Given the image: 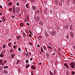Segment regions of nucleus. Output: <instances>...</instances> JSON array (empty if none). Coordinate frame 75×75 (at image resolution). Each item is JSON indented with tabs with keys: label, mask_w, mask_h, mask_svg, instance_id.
Listing matches in <instances>:
<instances>
[{
	"label": "nucleus",
	"mask_w": 75,
	"mask_h": 75,
	"mask_svg": "<svg viewBox=\"0 0 75 75\" xmlns=\"http://www.w3.org/2000/svg\"><path fill=\"white\" fill-rule=\"evenodd\" d=\"M13 52V50H12V49H11L10 52Z\"/></svg>",
	"instance_id": "nucleus-48"
},
{
	"label": "nucleus",
	"mask_w": 75,
	"mask_h": 75,
	"mask_svg": "<svg viewBox=\"0 0 75 75\" xmlns=\"http://www.w3.org/2000/svg\"><path fill=\"white\" fill-rule=\"evenodd\" d=\"M6 62H7V61L6 60L4 61V62L3 63V64H5V63H6Z\"/></svg>",
	"instance_id": "nucleus-54"
},
{
	"label": "nucleus",
	"mask_w": 75,
	"mask_h": 75,
	"mask_svg": "<svg viewBox=\"0 0 75 75\" xmlns=\"http://www.w3.org/2000/svg\"><path fill=\"white\" fill-rule=\"evenodd\" d=\"M60 50H61L60 48H59V51H60Z\"/></svg>",
	"instance_id": "nucleus-64"
},
{
	"label": "nucleus",
	"mask_w": 75,
	"mask_h": 75,
	"mask_svg": "<svg viewBox=\"0 0 75 75\" xmlns=\"http://www.w3.org/2000/svg\"><path fill=\"white\" fill-rule=\"evenodd\" d=\"M16 4H17V6H18V5H19V3H17Z\"/></svg>",
	"instance_id": "nucleus-55"
},
{
	"label": "nucleus",
	"mask_w": 75,
	"mask_h": 75,
	"mask_svg": "<svg viewBox=\"0 0 75 75\" xmlns=\"http://www.w3.org/2000/svg\"><path fill=\"white\" fill-rule=\"evenodd\" d=\"M27 24L28 25H30V24L28 23H27Z\"/></svg>",
	"instance_id": "nucleus-52"
},
{
	"label": "nucleus",
	"mask_w": 75,
	"mask_h": 75,
	"mask_svg": "<svg viewBox=\"0 0 75 75\" xmlns=\"http://www.w3.org/2000/svg\"><path fill=\"white\" fill-rule=\"evenodd\" d=\"M28 18L27 19V21H29V19H28Z\"/></svg>",
	"instance_id": "nucleus-45"
},
{
	"label": "nucleus",
	"mask_w": 75,
	"mask_h": 75,
	"mask_svg": "<svg viewBox=\"0 0 75 75\" xmlns=\"http://www.w3.org/2000/svg\"><path fill=\"white\" fill-rule=\"evenodd\" d=\"M39 23V24L41 25H43V22H42V21H40Z\"/></svg>",
	"instance_id": "nucleus-9"
},
{
	"label": "nucleus",
	"mask_w": 75,
	"mask_h": 75,
	"mask_svg": "<svg viewBox=\"0 0 75 75\" xmlns=\"http://www.w3.org/2000/svg\"><path fill=\"white\" fill-rule=\"evenodd\" d=\"M8 68V66H6V67H4V68Z\"/></svg>",
	"instance_id": "nucleus-25"
},
{
	"label": "nucleus",
	"mask_w": 75,
	"mask_h": 75,
	"mask_svg": "<svg viewBox=\"0 0 75 75\" xmlns=\"http://www.w3.org/2000/svg\"><path fill=\"white\" fill-rule=\"evenodd\" d=\"M5 21H6V19H5V18H4V19H3L2 21L3 22Z\"/></svg>",
	"instance_id": "nucleus-36"
},
{
	"label": "nucleus",
	"mask_w": 75,
	"mask_h": 75,
	"mask_svg": "<svg viewBox=\"0 0 75 75\" xmlns=\"http://www.w3.org/2000/svg\"><path fill=\"white\" fill-rule=\"evenodd\" d=\"M57 70H55L54 71L53 74L54 75H56V74H57Z\"/></svg>",
	"instance_id": "nucleus-10"
},
{
	"label": "nucleus",
	"mask_w": 75,
	"mask_h": 75,
	"mask_svg": "<svg viewBox=\"0 0 75 75\" xmlns=\"http://www.w3.org/2000/svg\"><path fill=\"white\" fill-rule=\"evenodd\" d=\"M23 37H25V36H26V34H25V33H23Z\"/></svg>",
	"instance_id": "nucleus-22"
},
{
	"label": "nucleus",
	"mask_w": 75,
	"mask_h": 75,
	"mask_svg": "<svg viewBox=\"0 0 75 75\" xmlns=\"http://www.w3.org/2000/svg\"><path fill=\"white\" fill-rule=\"evenodd\" d=\"M19 62H20V61L18 60L17 63H16V64H18L19 63Z\"/></svg>",
	"instance_id": "nucleus-30"
},
{
	"label": "nucleus",
	"mask_w": 75,
	"mask_h": 75,
	"mask_svg": "<svg viewBox=\"0 0 75 75\" xmlns=\"http://www.w3.org/2000/svg\"><path fill=\"white\" fill-rule=\"evenodd\" d=\"M48 48H50V49H52V47H51L49 46H48Z\"/></svg>",
	"instance_id": "nucleus-35"
},
{
	"label": "nucleus",
	"mask_w": 75,
	"mask_h": 75,
	"mask_svg": "<svg viewBox=\"0 0 75 75\" xmlns=\"http://www.w3.org/2000/svg\"><path fill=\"white\" fill-rule=\"evenodd\" d=\"M14 56H15V54H13V55H11L12 58H13Z\"/></svg>",
	"instance_id": "nucleus-21"
},
{
	"label": "nucleus",
	"mask_w": 75,
	"mask_h": 75,
	"mask_svg": "<svg viewBox=\"0 0 75 75\" xmlns=\"http://www.w3.org/2000/svg\"><path fill=\"white\" fill-rule=\"evenodd\" d=\"M13 48H14V49H16V46H14L13 47Z\"/></svg>",
	"instance_id": "nucleus-44"
},
{
	"label": "nucleus",
	"mask_w": 75,
	"mask_h": 75,
	"mask_svg": "<svg viewBox=\"0 0 75 75\" xmlns=\"http://www.w3.org/2000/svg\"><path fill=\"white\" fill-rule=\"evenodd\" d=\"M20 25L21 27H22V26H23V25H24V24H23V23H21L20 24Z\"/></svg>",
	"instance_id": "nucleus-14"
},
{
	"label": "nucleus",
	"mask_w": 75,
	"mask_h": 75,
	"mask_svg": "<svg viewBox=\"0 0 75 75\" xmlns=\"http://www.w3.org/2000/svg\"><path fill=\"white\" fill-rule=\"evenodd\" d=\"M31 68H32V69L33 70L35 69V67L34 65L31 66Z\"/></svg>",
	"instance_id": "nucleus-7"
},
{
	"label": "nucleus",
	"mask_w": 75,
	"mask_h": 75,
	"mask_svg": "<svg viewBox=\"0 0 75 75\" xmlns=\"http://www.w3.org/2000/svg\"><path fill=\"white\" fill-rule=\"evenodd\" d=\"M70 35H71V37H74V34H73V33L70 32Z\"/></svg>",
	"instance_id": "nucleus-6"
},
{
	"label": "nucleus",
	"mask_w": 75,
	"mask_h": 75,
	"mask_svg": "<svg viewBox=\"0 0 75 75\" xmlns=\"http://www.w3.org/2000/svg\"><path fill=\"white\" fill-rule=\"evenodd\" d=\"M44 50H46V47H45L44 46V47H43Z\"/></svg>",
	"instance_id": "nucleus-38"
},
{
	"label": "nucleus",
	"mask_w": 75,
	"mask_h": 75,
	"mask_svg": "<svg viewBox=\"0 0 75 75\" xmlns=\"http://www.w3.org/2000/svg\"><path fill=\"white\" fill-rule=\"evenodd\" d=\"M41 51L42 52H44V50H43V49H42V47H41Z\"/></svg>",
	"instance_id": "nucleus-28"
},
{
	"label": "nucleus",
	"mask_w": 75,
	"mask_h": 75,
	"mask_svg": "<svg viewBox=\"0 0 75 75\" xmlns=\"http://www.w3.org/2000/svg\"><path fill=\"white\" fill-rule=\"evenodd\" d=\"M0 15H1V16H2V15H3V14L1 13L0 12Z\"/></svg>",
	"instance_id": "nucleus-53"
},
{
	"label": "nucleus",
	"mask_w": 75,
	"mask_h": 75,
	"mask_svg": "<svg viewBox=\"0 0 75 75\" xmlns=\"http://www.w3.org/2000/svg\"><path fill=\"white\" fill-rule=\"evenodd\" d=\"M66 38H67V40H68V38H69V35H68L66 36Z\"/></svg>",
	"instance_id": "nucleus-31"
},
{
	"label": "nucleus",
	"mask_w": 75,
	"mask_h": 75,
	"mask_svg": "<svg viewBox=\"0 0 75 75\" xmlns=\"http://www.w3.org/2000/svg\"><path fill=\"white\" fill-rule=\"evenodd\" d=\"M29 32L31 34H32V32H31L30 30H29Z\"/></svg>",
	"instance_id": "nucleus-43"
},
{
	"label": "nucleus",
	"mask_w": 75,
	"mask_h": 75,
	"mask_svg": "<svg viewBox=\"0 0 75 75\" xmlns=\"http://www.w3.org/2000/svg\"><path fill=\"white\" fill-rule=\"evenodd\" d=\"M29 44H30V45H31L33 44V43H32L30 42Z\"/></svg>",
	"instance_id": "nucleus-46"
},
{
	"label": "nucleus",
	"mask_w": 75,
	"mask_h": 75,
	"mask_svg": "<svg viewBox=\"0 0 75 75\" xmlns=\"http://www.w3.org/2000/svg\"><path fill=\"white\" fill-rule=\"evenodd\" d=\"M66 74L67 75H69V72H68V71H66Z\"/></svg>",
	"instance_id": "nucleus-32"
},
{
	"label": "nucleus",
	"mask_w": 75,
	"mask_h": 75,
	"mask_svg": "<svg viewBox=\"0 0 75 75\" xmlns=\"http://www.w3.org/2000/svg\"><path fill=\"white\" fill-rule=\"evenodd\" d=\"M50 74H52V75H53V73H52L51 71H50Z\"/></svg>",
	"instance_id": "nucleus-42"
},
{
	"label": "nucleus",
	"mask_w": 75,
	"mask_h": 75,
	"mask_svg": "<svg viewBox=\"0 0 75 75\" xmlns=\"http://www.w3.org/2000/svg\"><path fill=\"white\" fill-rule=\"evenodd\" d=\"M13 13H15L16 9H15V6H13Z\"/></svg>",
	"instance_id": "nucleus-5"
},
{
	"label": "nucleus",
	"mask_w": 75,
	"mask_h": 75,
	"mask_svg": "<svg viewBox=\"0 0 75 75\" xmlns=\"http://www.w3.org/2000/svg\"><path fill=\"white\" fill-rule=\"evenodd\" d=\"M5 47H6V45H4L3 48H5Z\"/></svg>",
	"instance_id": "nucleus-41"
},
{
	"label": "nucleus",
	"mask_w": 75,
	"mask_h": 75,
	"mask_svg": "<svg viewBox=\"0 0 75 75\" xmlns=\"http://www.w3.org/2000/svg\"><path fill=\"white\" fill-rule=\"evenodd\" d=\"M16 38L17 39V40H19V39H20V36H16Z\"/></svg>",
	"instance_id": "nucleus-16"
},
{
	"label": "nucleus",
	"mask_w": 75,
	"mask_h": 75,
	"mask_svg": "<svg viewBox=\"0 0 75 75\" xmlns=\"http://www.w3.org/2000/svg\"><path fill=\"white\" fill-rule=\"evenodd\" d=\"M4 72L5 74H7V73H8V71H7L6 70H5Z\"/></svg>",
	"instance_id": "nucleus-26"
},
{
	"label": "nucleus",
	"mask_w": 75,
	"mask_h": 75,
	"mask_svg": "<svg viewBox=\"0 0 75 75\" xmlns=\"http://www.w3.org/2000/svg\"><path fill=\"white\" fill-rule=\"evenodd\" d=\"M70 55H71V57L73 56V54H72L71 53V54H70Z\"/></svg>",
	"instance_id": "nucleus-57"
},
{
	"label": "nucleus",
	"mask_w": 75,
	"mask_h": 75,
	"mask_svg": "<svg viewBox=\"0 0 75 75\" xmlns=\"http://www.w3.org/2000/svg\"><path fill=\"white\" fill-rule=\"evenodd\" d=\"M1 63H2V60H0V63L2 65H3V64Z\"/></svg>",
	"instance_id": "nucleus-19"
},
{
	"label": "nucleus",
	"mask_w": 75,
	"mask_h": 75,
	"mask_svg": "<svg viewBox=\"0 0 75 75\" xmlns=\"http://www.w3.org/2000/svg\"><path fill=\"white\" fill-rule=\"evenodd\" d=\"M3 56H4V55H3V54H1L0 55V57H1V58H2V57H3Z\"/></svg>",
	"instance_id": "nucleus-17"
},
{
	"label": "nucleus",
	"mask_w": 75,
	"mask_h": 75,
	"mask_svg": "<svg viewBox=\"0 0 75 75\" xmlns=\"http://www.w3.org/2000/svg\"><path fill=\"white\" fill-rule=\"evenodd\" d=\"M40 11L39 10H38L37 11L35 12L36 14H37V13H39V12Z\"/></svg>",
	"instance_id": "nucleus-24"
},
{
	"label": "nucleus",
	"mask_w": 75,
	"mask_h": 75,
	"mask_svg": "<svg viewBox=\"0 0 75 75\" xmlns=\"http://www.w3.org/2000/svg\"><path fill=\"white\" fill-rule=\"evenodd\" d=\"M20 11V8L17 7L16 9V12L17 13H19Z\"/></svg>",
	"instance_id": "nucleus-3"
},
{
	"label": "nucleus",
	"mask_w": 75,
	"mask_h": 75,
	"mask_svg": "<svg viewBox=\"0 0 75 75\" xmlns=\"http://www.w3.org/2000/svg\"><path fill=\"white\" fill-rule=\"evenodd\" d=\"M29 66H30V65L29 64H28V65H26V68H28V67H29Z\"/></svg>",
	"instance_id": "nucleus-27"
},
{
	"label": "nucleus",
	"mask_w": 75,
	"mask_h": 75,
	"mask_svg": "<svg viewBox=\"0 0 75 75\" xmlns=\"http://www.w3.org/2000/svg\"><path fill=\"white\" fill-rule=\"evenodd\" d=\"M31 1H34V0H31Z\"/></svg>",
	"instance_id": "nucleus-62"
},
{
	"label": "nucleus",
	"mask_w": 75,
	"mask_h": 75,
	"mask_svg": "<svg viewBox=\"0 0 75 75\" xmlns=\"http://www.w3.org/2000/svg\"><path fill=\"white\" fill-rule=\"evenodd\" d=\"M45 36H46L47 37H48V36H49V35L48 34V33H47V32H45Z\"/></svg>",
	"instance_id": "nucleus-11"
},
{
	"label": "nucleus",
	"mask_w": 75,
	"mask_h": 75,
	"mask_svg": "<svg viewBox=\"0 0 75 75\" xmlns=\"http://www.w3.org/2000/svg\"><path fill=\"white\" fill-rule=\"evenodd\" d=\"M8 4L9 6H11L12 5V3L9 2Z\"/></svg>",
	"instance_id": "nucleus-18"
},
{
	"label": "nucleus",
	"mask_w": 75,
	"mask_h": 75,
	"mask_svg": "<svg viewBox=\"0 0 75 75\" xmlns=\"http://www.w3.org/2000/svg\"><path fill=\"white\" fill-rule=\"evenodd\" d=\"M28 63V60L27 59L26 61V63Z\"/></svg>",
	"instance_id": "nucleus-33"
},
{
	"label": "nucleus",
	"mask_w": 75,
	"mask_h": 75,
	"mask_svg": "<svg viewBox=\"0 0 75 75\" xmlns=\"http://www.w3.org/2000/svg\"><path fill=\"white\" fill-rule=\"evenodd\" d=\"M0 8H2V6L0 5Z\"/></svg>",
	"instance_id": "nucleus-56"
},
{
	"label": "nucleus",
	"mask_w": 75,
	"mask_h": 75,
	"mask_svg": "<svg viewBox=\"0 0 75 75\" xmlns=\"http://www.w3.org/2000/svg\"><path fill=\"white\" fill-rule=\"evenodd\" d=\"M4 18H4V17H2V19H4Z\"/></svg>",
	"instance_id": "nucleus-63"
},
{
	"label": "nucleus",
	"mask_w": 75,
	"mask_h": 75,
	"mask_svg": "<svg viewBox=\"0 0 75 75\" xmlns=\"http://www.w3.org/2000/svg\"><path fill=\"white\" fill-rule=\"evenodd\" d=\"M64 65V66H65L67 67V68H69V67H68V64H67L65 63Z\"/></svg>",
	"instance_id": "nucleus-12"
},
{
	"label": "nucleus",
	"mask_w": 75,
	"mask_h": 75,
	"mask_svg": "<svg viewBox=\"0 0 75 75\" xmlns=\"http://www.w3.org/2000/svg\"><path fill=\"white\" fill-rule=\"evenodd\" d=\"M31 54V52L29 53V55H30Z\"/></svg>",
	"instance_id": "nucleus-61"
},
{
	"label": "nucleus",
	"mask_w": 75,
	"mask_h": 75,
	"mask_svg": "<svg viewBox=\"0 0 75 75\" xmlns=\"http://www.w3.org/2000/svg\"><path fill=\"white\" fill-rule=\"evenodd\" d=\"M75 63H74V62H73L70 64V67H71V68H73L74 69L75 68Z\"/></svg>",
	"instance_id": "nucleus-1"
},
{
	"label": "nucleus",
	"mask_w": 75,
	"mask_h": 75,
	"mask_svg": "<svg viewBox=\"0 0 75 75\" xmlns=\"http://www.w3.org/2000/svg\"><path fill=\"white\" fill-rule=\"evenodd\" d=\"M42 38V37L40 36H39L38 37V40H40L41 38Z\"/></svg>",
	"instance_id": "nucleus-15"
},
{
	"label": "nucleus",
	"mask_w": 75,
	"mask_h": 75,
	"mask_svg": "<svg viewBox=\"0 0 75 75\" xmlns=\"http://www.w3.org/2000/svg\"><path fill=\"white\" fill-rule=\"evenodd\" d=\"M73 48H74V49H75V46H74L73 47Z\"/></svg>",
	"instance_id": "nucleus-58"
},
{
	"label": "nucleus",
	"mask_w": 75,
	"mask_h": 75,
	"mask_svg": "<svg viewBox=\"0 0 75 75\" xmlns=\"http://www.w3.org/2000/svg\"><path fill=\"white\" fill-rule=\"evenodd\" d=\"M31 72V74H32L31 75H34V74H33V72Z\"/></svg>",
	"instance_id": "nucleus-59"
},
{
	"label": "nucleus",
	"mask_w": 75,
	"mask_h": 75,
	"mask_svg": "<svg viewBox=\"0 0 75 75\" xmlns=\"http://www.w3.org/2000/svg\"><path fill=\"white\" fill-rule=\"evenodd\" d=\"M8 46H9V47H11V43H9L8 44Z\"/></svg>",
	"instance_id": "nucleus-37"
},
{
	"label": "nucleus",
	"mask_w": 75,
	"mask_h": 75,
	"mask_svg": "<svg viewBox=\"0 0 75 75\" xmlns=\"http://www.w3.org/2000/svg\"><path fill=\"white\" fill-rule=\"evenodd\" d=\"M64 28H68V25H67L65 26H64Z\"/></svg>",
	"instance_id": "nucleus-13"
},
{
	"label": "nucleus",
	"mask_w": 75,
	"mask_h": 75,
	"mask_svg": "<svg viewBox=\"0 0 75 75\" xmlns=\"http://www.w3.org/2000/svg\"><path fill=\"white\" fill-rule=\"evenodd\" d=\"M71 74H72V75H74L75 74V72L72 71Z\"/></svg>",
	"instance_id": "nucleus-29"
},
{
	"label": "nucleus",
	"mask_w": 75,
	"mask_h": 75,
	"mask_svg": "<svg viewBox=\"0 0 75 75\" xmlns=\"http://www.w3.org/2000/svg\"><path fill=\"white\" fill-rule=\"evenodd\" d=\"M29 37H31V34H30L29 35Z\"/></svg>",
	"instance_id": "nucleus-51"
},
{
	"label": "nucleus",
	"mask_w": 75,
	"mask_h": 75,
	"mask_svg": "<svg viewBox=\"0 0 75 75\" xmlns=\"http://www.w3.org/2000/svg\"><path fill=\"white\" fill-rule=\"evenodd\" d=\"M35 20L36 21H38V22L39 21H40V18L38 16H37L35 18Z\"/></svg>",
	"instance_id": "nucleus-4"
},
{
	"label": "nucleus",
	"mask_w": 75,
	"mask_h": 75,
	"mask_svg": "<svg viewBox=\"0 0 75 75\" xmlns=\"http://www.w3.org/2000/svg\"><path fill=\"white\" fill-rule=\"evenodd\" d=\"M25 6L27 8H28V6H27V5H26Z\"/></svg>",
	"instance_id": "nucleus-47"
},
{
	"label": "nucleus",
	"mask_w": 75,
	"mask_h": 75,
	"mask_svg": "<svg viewBox=\"0 0 75 75\" xmlns=\"http://www.w3.org/2000/svg\"><path fill=\"white\" fill-rule=\"evenodd\" d=\"M27 57H29V55H28V53H27L26 54Z\"/></svg>",
	"instance_id": "nucleus-40"
},
{
	"label": "nucleus",
	"mask_w": 75,
	"mask_h": 75,
	"mask_svg": "<svg viewBox=\"0 0 75 75\" xmlns=\"http://www.w3.org/2000/svg\"><path fill=\"white\" fill-rule=\"evenodd\" d=\"M33 59V58H31L30 59V60L31 61V60H32Z\"/></svg>",
	"instance_id": "nucleus-60"
},
{
	"label": "nucleus",
	"mask_w": 75,
	"mask_h": 75,
	"mask_svg": "<svg viewBox=\"0 0 75 75\" xmlns=\"http://www.w3.org/2000/svg\"><path fill=\"white\" fill-rule=\"evenodd\" d=\"M18 50L19 51H21V49H20V47L18 48Z\"/></svg>",
	"instance_id": "nucleus-34"
},
{
	"label": "nucleus",
	"mask_w": 75,
	"mask_h": 75,
	"mask_svg": "<svg viewBox=\"0 0 75 75\" xmlns=\"http://www.w3.org/2000/svg\"><path fill=\"white\" fill-rule=\"evenodd\" d=\"M33 9V10H35V8H36L35 7V6H33L32 7Z\"/></svg>",
	"instance_id": "nucleus-23"
},
{
	"label": "nucleus",
	"mask_w": 75,
	"mask_h": 75,
	"mask_svg": "<svg viewBox=\"0 0 75 75\" xmlns=\"http://www.w3.org/2000/svg\"><path fill=\"white\" fill-rule=\"evenodd\" d=\"M56 32L55 31H52L50 33V34L51 35H52V36H54L56 34Z\"/></svg>",
	"instance_id": "nucleus-2"
},
{
	"label": "nucleus",
	"mask_w": 75,
	"mask_h": 75,
	"mask_svg": "<svg viewBox=\"0 0 75 75\" xmlns=\"http://www.w3.org/2000/svg\"><path fill=\"white\" fill-rule=\"evenodd\" d=\"M55 2L57 4H58V1L56 0Z\"/></svg>",
	"instance_id": "nucleus-20"
},
{
	"label": "nucleus",
	"mask_w": 75,
	"mask_h": 75,
	"mask_svg": "<svg viewBox=\"0 0 75 75\" xmlns=\"http://www.w3.org/2000/svg\"><path fill=\"white\" fill-rule=\"evenodd\" d=\"M12 10H13V9L11 8L9 9V10L10 11H12Z\"/></svg>",
	"instance_id": "nucleus-39"
},
{
	"label": "nucleus",
	"mask_w": 75,
	"mask_h": 75,
	"mask_svg": "<svg viewBox=\"0 0 75 75\" xmlns=\"http://www.w3.org/2000/svg\"><path fill=\"white\" fill-rule=\"evenodd\" d=\"M14 17H15V16H12V18H13V19H14Z\"/></svg>",
	"instance_id": "nucleus-49"
},
{
	"label": "nucleus",
	"mask_w": 75,
	"mask_h": 75,
	"mask_svg": "<svg viewBox=\"0 0 75 75\" xmlns=\"http://www.w3.org/2000/svg\"><path fill=\"white\" fill-rule=\"evenodd\" d=\"M70 30H73V27L72 26V25H70Z\"/></svg>",
	"instance_id": "nucleus-8"
},
{
	"label": "nucleus",
	"mask_w": 75,
	"mask_h": 75,
	"mask_svg": "<svg viewBox=\"0 0 75 75\" xmlns=\"http://www.w3.org/2000/svg\"><path fill=\"white\" fill-rule=\"evenodd\" d=\"M37 47H40V45H38Z\"/></svg>",
	"instance_id": "nucleus-50"
}]
</instances>
